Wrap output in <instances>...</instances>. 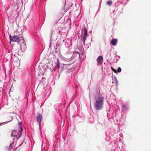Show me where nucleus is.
Here are the masks:
<instances>
[{
  "label": "nucleus",
  "mask_w": 151,
  "mask_h": 151,
  "mask_svg": "<svg viewBox=\"0 0 151 151\" xmlns=\"http://www.w3.org/2000/svg\"><path fill=\"white\" fill-rule=\"evenodd\" d=\"M22 130V128L20 127L18 131L17 132L15 130H12V132L11 136L15 137L17 139H19L21 135V132Z\"/></svg>",
  "instance_id": "f257e3e1"
},
{
  "label": "nucleus",
  "mask_w": 151,
  "mask_h": 151,
  "mask_svg": "<svg viewBox=\"0 0 151 151\" xmlns=\"http://www.w3.org/2000/svg\"><path fill=\"white\" fill-rule=\"evenodd\" d=\"M10 40L12 41L19 42L21 39L18 35H14L13 37L9 35Z\"/></svg>",
  "instance_id": "f03ea898"
},
{
  "label": "nucleus",
  "mask_w": 151,
  "mask_h": 151,
  "mask_svg": "<svg viewBox=\"0 0 151 151\" xmlns=\"http://www.w3.org/2000/svg\"><path fill=\"white\" fill-rule=\"evenodd\" d=\"M68 30L66 28H62L60 30H59V32L61 34V36L62 37H65L67 34Z\"/></svg>",
  "instance_id": "7ed1b4c3"
},
{
  "label": "nucleus",
  "mask_w": 151,
  "mask_h": 151,
  "mask_svg": "<svg viewBox=\"0 0 151 151\" xmlns=\"http://www.w3.org/2000/svg\"><path fill=\"white\" fill-rule=\"evenodd\" d=\"M42 118V116L41 114H37L35 116V119L39 122L40 126V122L41 121Z\"/></svg>",
  "instance_id": "20e7f679"
},
{
  "label": "nucleus",
  "mask_w": 151,
  "mask_h": 151,
  "mask_svg": "<svg viewBox=\"0 0 151 151\" xmlns=\"http://www.w3.org/2000/svg\"><path fill=\"white\" fill-rule=\"evenodd\" d=\"M63 42H65V45L67 47H69L70 45V42H71V40L70 39H65L63 40Z\"/></svg>",
  "instance_id": "39448f33"
},
{
  "label": "nucleus",
  "mask_w": 151,
  "mask_h": 151,
  "mask_svg": "<svg viewBox=\"0 0 151 151\" xmlns=\"http://www.w3.org/2000/svg\"><path fill=\"white\" fill-rule=\"evenodd\" d=\"M65 1H66V0H65ZM65 4H66V2H65H65L64 3V4H63V8H62V10H63V9H64L65 11H64V12H66V11L69 9V8H67V7L66 8V9H65Z\"/></svg>",
  "instance_id": "423d86ee"
},
{
  "label": "nucleus",
  "mask_w": 151,
  "mask_h": 151,
  "mask_svg": "<svg viewBox=\"0 0 151 151\" xmlns=\"http://www.w3.org/2000/svg\"><path fill=\"white\" fill-rule=\"evenodd\" d=\"M57 67L58 68V70L59 68H60L59 62L58 59V58L57 59Z\"/></svg>",
  "instance_id": "0eeeda50"
},
{
  "label": "nucleus",
  "mask_w": 151,
  "mask_h": 151,
  "mask_svg": "<svg viewBox=\"0 0 151 151\" xmlns=\"http://www.w3.org/2000/svg\"><path fill=\"white\" fill-rule=\"evenodd\" d=\"M8 122H9L12 121L13 119L12 117V116H10L8 117Z\"/></svg>",
  "instance_id": "6e6552de"
},
{
  "label": "nucleus",
  "mask_w": 151,
  "mask_h": 151,
  "mask_svg": "<svg viewBox=\"0 0 151 151\" xmlns=\"http://www.w3.org/2000/svg\"><path fill=\"white\" fill-rule=\"evenodd\" d=\"M14 144V142H13L10 145V148H13L14 147V146L13 145Z\"/></svg>",
  "instance_id": "1a4fd4ad"
},
{
  "label": "nucleus",
  "mask_w": 151,
  "mask_h": 151,
  "mask_svg": "<svg viewBox=\"0 0 151 151\" xmlns=\"http://www.w3.org/2000/svg\"><path fill=\"white\" fill-rule=\"evenodd\" d=\"M18 123H19V124L20 125L21 124V122H18Z\"/></svg>",
  "instance_id": "9d476101"
},
{
  "label": "nucleus",
  "mask_w": 151,
  "mask_h": 151,
  "mask_svg": "<svg viewBox=\"0 0 151 151\" xmlns=\"http://www.w3.org/2000/svg\"><path fill=\"white\" fill-rule=\"evenodd\" d=\"M1 125V123H0V126Z\"/></svg>",
  "instance_id": "9b49d317"
}]
</instances>
